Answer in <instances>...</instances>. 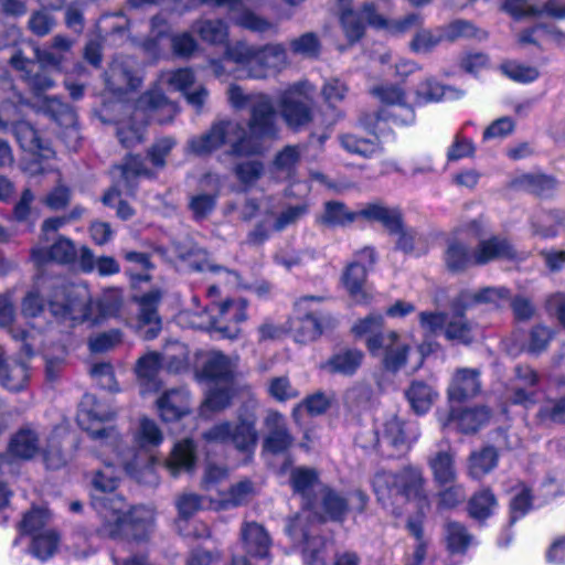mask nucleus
I'll return each instance as SVG.
<instances>
[{
  "instance_id": "nucleus-22",
  "label": "nucleus",
  "mask_w": 565,
  "mask_h": 565,
  "mask_svg": "<svg viewBox=\"0 0 565 565\" xmlns=\"http://www.w3.org/2000/svg\"><path fill=\"white\" fill-rule=\"evenodd\" d=\"M376 434L380 444L392 446L397 454H403L417 440L419 430L415 422L391 416L377 427Z\"/></svg>"
},
{
  "instance_id": "nucleus-33",
  "label": "nucleus",
  "mask_w": 565,
  "mask_h": 565,
  "mask_svg": "<svg viewBox=\"0 0 565 565\" xmlns=\"http://www.w3.org/2000/svg\"><path fill=\"white\" fill-rule=\"evenodd\" d=\"M157 409L163 422L181 419L190 411V397L185 390L167 391L157 401Z\"/></svg>"
},
{
  "instance_id": "nucleus-9",
  "label": "nucleus",
  "mask_w": 565,
  "mask_h": 565,
  "mask_svg": "<svg viewBox=\"0 0 565 565\" xmlns=\"http://www.w3.org/2000/svg\"><path fill=\"white\" fill-rule=\"evenodd\" d=\"M11 64L17 70L26 72L28 84L33 90L32 107L38 111L51 116L61 126H64V141L70 149L76 150L79 142V132L76 127V115L74 110L68 105L62 103L57 97L43 95L44 90L53 87L54 82L44 74L31 76L30 72L34 67V62L24 58L20 53L11 57Z\"/></svg>"
},
{
  "instance_id": "nucleus-52",
  "label": "nucleus",
  "mask_w": 565,
  "mask_h": 565,
  "mask_svg": "<svg viewBox=\"0 0 565 565\" xmlns=\"http://www.w3.org/2000/svg\"><path fill=\"white\" fill-rule=\"evenodd\" d=\"M408 529L415 537L413 550L405 555L404 565H424L428 553V542L423 536L420 522L409 521Z\"/></svg>"
},
{
  "instance_id": "nucleus-31",
  "label": "nucleus",
  "mask_w": 565,
  "mask_h": 565,
  "mask_svg": "<svg viewBox=\"0 0 565 565\" xmlns=\"http://www.w3.org/2000/svg\"><path fill=\"white\" fill-rule=\"evenodd\" d=\"M160 297L158 290H151L137 299L140 307L138 329L143 338L148 340L156 338L161 328L157 313V303Z\"/></svg>"
},
{
  "instance_id": "nucleus-41",
  "label": "nucleus",
  "mask_w": 565,
  "mask_h": 565,
  "mask_svg": "<svg viewBox=\"0 0 565 565\" xmlns=\"http://www.w3.org/2000/svg\"><path fill=\"white\" fill-rule=\"evenodd\" d=\"M202 186H209L210 193H200L194 195L190 201V209L196 220L207 216L214 209L216 194L220 189V178L215 174H207L201 181Z\"/></svg>"
},
{
  "instance_id": "nucleus-55",
  "label": "nucleus",
  "mask_w": 565,
  "mask_h": 565,
  "mask_svg": "<svg viewBox=\"0 0 565 565\" xmlns=\"http://www.w3.org/2000/svg\"><path fill=\"white\" fill-rule=\"evenodd\" d=\"M330 405L331 397L322 392H317L295 406L292 409V417L296 422H299L302 411H306L311 416L321 415L330 407Z\"/></svg>"
},
{
  "instance_id": "nucleus-10",
  "label": "nucleus",
  "mask_w": 565,
  "mask_h": 565,
  "mask_svg": "<svg viewBox=\"0 0 565 565\" xmlns=\"http://www.w3.org/2000/svg\"><path fill=\"white\" fill-rule=\"evenodd\" d=\"M424 478L417 468H405L398 473L377 471L372 479L373 491L382 507L394 515L402 513L406 502H426Z\"/></svg>"
},
{
  "instance_id": "nucleus-11",
  "label": "nucleus",
  "mask_w": 565,
  "mask_h": 565,
  "mask_svg": "<svg viewBox=\"0 0 565 565\" xmlns=\"http://www.w3.org/2000/svg\"><path fill=\"white\" fill-rule=\"evenodd\" d=\"M235 366V361L220 352H212L209 355L202 375L214 386L209 388L205 399L201 405V416L209 417L211 414L221 412L231 404Z\"/></svg>"
},
{
  "instance_id": "nucleus-16",
  "label": "nucleus",
  "mask_w": 565,
  "mask_h": 565,
  "mask_svg": "<svg viewBox=\"0 0 565 565\" xmlns=\"http://www.w3.org/2000/svg\"><path fill=\"white\" fill-rule=\"evenodd\" d=\"M363 21L377 29H388L392 32H403L406 31L412 25L417 24L419 21V15L413 13L401 21L390 23L375 12L373 3H365L361 12L352 10L343 11L341 15V23L345 36L351 43L360 40L361 36L363 35Z\"/></svg>"
},
{
  "instance_id": "nucleus-28",
  "label": "nucleus",
  "mask_w": 565,
  "mask_h": 565,
  "mask_svg": "<svg viewBox=\"0 0 565 565\" xmlns=\"http://www.w3.org/2000/svg\"><path fill=\"white\" fill-rule=\"evenodd\" d=\"M250 0H200L201 3H209L216 7H226L231 19L237 25L263 32L269 28V23L258 18L246 8Z\"/></svg>"
},
{
  "instance_id": "nucleus-17",
  "label": "nucleus",
  "mask_w": 565,
  "mask_h": 565,
  "mask_svg": "<svg viewBox=\"0 0 565 565\" xmlns=\"http://www.w3.org/2000/svg\"><path fill=\"white\" fill-rule=\"evenodd\" d=\"M359 216L379 221L391 232H398L401 230L399 213L396 210H390L379 204L369 205L360 212H352L342 203L328 202L321 221L330 226H344L355 221Z\"/></svg>"
},
{
  "instance_id": "nucleus-24",
  "label": "nucleus",
  "mask_w": 565,
  "mask_h": 565,
  "mask_svg": "<svg viewBox=\"0 0 565 565\" xmlns=\"http://www.w3.org/2000/svg\"><path fill=\"white\" fill-rule=\"evenodd\" d=\"M14 301L10 292L0 296V327L9 331L15 340H21L26 355L40 350L42 332L40 330L19 331L13 324Z\"/></svg>"
},
{
  "instance_id": "nucleus-47",
  "label": "nucleus",
  "mask_w": 565,
  "mask_h": 565,
  "mask_svg": "<svg viewBox=\"0 0 565 565\" xmlns=\"http://www.w3.org/2000/svg\"><path fill=\"white\" fill-rule=\"evenodd\" d=\"M462 93L452 87H444L434 79L423 82L416 92V103L438 102L440 99H457Z\"/></svg>"
},
{
  "instance_id": "nucleus-15",
  "label": "nucleus",
  "mask_w": 565,
  "mask_h": 565,
  "mask_svg": "<svg viewBox=\"0 0 565 565\" xmlns=\"http://www.w3.org/2000/svg\"><path fill=\"white\" fill-rule=\"evenodd\" d=\"M169 351H171V353L166 352L163 355L157 352H149L138 360L136 374L140 382L141 394L159 390L160 382L157 375L163 362H166L169 371L175 373L188 366V352L183 344L174 342L169 347Z\"/></svg>"
},
{
  "instance_id": "nucleus-51",
  "label": "nucleus",
  "mask_w": 565,
  "mask_h": 565,
  "mask_svg": "<svg viewBox=\"0 0 565 565\" xmlns=\"http://www.w3.org/2000/svg\"><path fill=\"white\" fill-rule=\"evenodd\" d=\"M363 353L358 350H348L333 355L324 365L331 372L344 375L353 374L361 365Z\"/></svg>"
},
{
  "instance_id": "nucleus-2",
  "label": "nucleus",
  "mask_w": 565,
  "mask_h": 565,
  "mask_svg": "<svg viewBox=\"0 0 565 565\" xmlns=\"http://www.w3.org/2000/svg\"><path fill=\"white\" fill-rule=\"evenodd\" d=\"M228 100L235 108H250L249 135L234 121H221L200 136L188 142V149L194 154L204 156L222 146H230L234 156H247L263 151V142L276 136V115L270 99L263 94L248 95L237 85H231L227 92Z\"/></svg>"
},
{
  "instance_id": "nucleus-57",
  "label": "nucleus",
  "mask_w": 565,
  "mask_h": 565,
  "mask_svg": "<svg viewBox=\"0 0 565 565\" xmlns=\"http://www.w3.org/2000/svg\"><path fill=\"white\" fill-rule=\"evenodd\" d=\"M563 214L559 212L543 213L533 222V233L545 238L554 237L563 226Z\"/></svg>"
},
{
  "instance_id": "nucleus-26",
  "label": "nucleus",
  "mask_w": 565,
  "mask_h": 565,
  "mask_svg": "<svg viewBox=\"0 0 565 565\" xmlns=\"http://www.w3.org/2000/svg\"><path fill=\"white\" fill-rule=\"evenodd\" d=\"M264 426L266 436L264 438V450L271 454L286 451L292 444V437L288 431L286 419L282 414L276 411H268Z\"/></svg>"
},
{
  "instance_id": "nucleus-49",
  "label": "nucleus",
  "mask_w": 565,
  "mask_h": 565,
  "mask_svg": "<svg viewBox=\"0 0 565 565\" xmlns=\"http://www.w3.org/2000/svg\"><path fill=\"white\" fill-rule=\"evenodd\" d=\"M445 263L452 271L463 270L475 265L472 253L468 252L466 244L457 238L448 242Z\"/></svg>"
},
{
  "instance_id": "nucleus-34",
  "label": "nucleus",
  "mask_w": 565,
  "mask_h": 565,
  "mask_svg": "<svg viewBox=\"0 0 565 565\" xmlns=\"http://www.w3.org/2000/svg\"><path fill=\"white\" fill-rule=\"evenodd\" d=\"M243 548L255 558H266L269 555L271 545L270 537L266 530L256 522H248L241 530Z\"/></svg>"
},
{
  "instance_id": "nucleus-4",
  "label": "nucleus",
  "mask_w": 565,
  "mask_h": 565,
  "mask_svg": "<svg viewBox=\"0 0 565 565\" xmlns=\"http://www.w3.org/2000/svg\"><path fill=\"white\" fill-rule=\"evenodd\" d=\"M194 83V75L190 68L162 72L156 85L146 92L137 102L132 118L118 122L117 136L125 147H131L142 139V122L156 120L168 122L178 113V106L168 100L161 86H168L171 90L185 93Z\"/></svg>"
},
{
  "instance_id": "nucleus-13",
  "label": "nucleus",
  "mask_w": 565,
  "mask_h": 565,
  "mask_svg": "<svg viewBox=\"0 0 565 565\" xmlns=\"http://www.w3.org/2000/svg\"><path fill=\"white\" fill-rule=\"evenodd\" d=\"M256 407L257 403L250 401L245 406V411L239 413L237 424L234 425L230 422L217 423L203 434V438L207 443H232L237 450L252 455L258 441Z\"/></svg>"
},
{
  "instance_id": "nucleus-64",
  "label": "nucleus",
  "mask_w": 565,
  "mask_h": 565,
  "mask_svg": "<svg viewBox=\"0 0 565 565\" xmlns=\"http://www.w3.org/2000/svg\"><path fill=\"white\" fill-rule=\"evenodd\" d=\"M449 316L443 312L423 311L419 315V326L426 335L444 333Z\"/></svg>"
},
{
  "instance_id": "nucleus-1",
  "label": "nucleus",
  "mask_w": 565,
  "mask_h": 565,
  "mask_svg": "<svg viewBox=\"0 0 565 565\" xmlns=\"http://www.w3.org/2000/svg\"><path fill=\"white\" fill-rule=\"evenodd\" d=\"M116 412L106 402L86 394L79 405L77 423L94 441V452L105 465L95 473L92 483L97 495H116L119 473L125 471L140 482L143 473H153L151 450L158 447L163 435L154 420L142 417L132 431L134 448H124L119 431L107 425L115 418Z\"/></svg>"
},
{
  "instance_id": "nucleus-38",
  "label": "nucleus",
  "mask_w": 565,
  "mask_h": 565,
  "mask_svg": "<svg viewBox=\"0 0 565 565\" xmlns=\"http://www.w3.org/2000/svg\"><path fill=\"white\" fill-rule=\"evenodd\" d=\"M195 445L192 439L185 438L177 443L166 460V468L177 477L180 472H191L195 467Z\"/></svg>"
},
{
  "instance_id": "nucleus-43",
  "label": "nucleus",
  "mask_w": 565,
  "mask_h": 565,
  "mask_svg": "<svg viewBox=\"0 0 565 565\" xmlns=\"http://www.w3.org/2000/svg\"><path fill=\"white\" fill-rule=\"evenodd\" d=\"M29 552L35 558L44 562L51 558L60 547V535L54 529H43L42 532L31 535Z\"/></svg>"
},
{
  "instance_id": "nucleus-58",
  "label": "nucleus",
  "mask_w": 565,
  "mask_h": 565,
  "mask_svg": "<svg viewBox=\"0 0 565 565\" xmlns=\"http://www.w3.org/2000/svg\"><path fill=\"white\" fill-rule=\"evenodd\" d=\"M446 541L451 553H465L472 544V536L468 534L465 526L451 522L447 525Z\"/></svg>"
},
{
  "instance_id": "nucleus-20",
  "label": "nucleus",
  "mask_w": 565,
  "mask_h": 565,
  "mask_svg": "<svg viewBox=\"0 0 565 565\" xmlns=\"http://www.w3.org/2000/svg\"><path fill=\"white\" fill-rule=\"evenodd\" d=\"M320 298L303 297L295 305V317L289 320L288 331L294 332L297 342L307 343L316 340L321 333V322L318 316Z\"/></svg>"
},
{
  "instance_id": "nucleus-32",
  "label": "nucleus",
  "mask_w": 565,
  "mask_h": 565,
  "mask_svg": "<svg viewBox=\"0 0 565 565\" xmlns=\"http://www.w3.org/2000/svg\"><path fill=\"white\" fill-rule=\"evenodd\" d=\"M479 375L480 373L476 369L458 370L454 374L448 387L449 402L452 404L455 402H462L476 396L481 388Z\"/></svg>"
},
{
  "instance_id": "nucleus-21",
  "label": "nucleus",
  "mask_w": 565,
  "mask_h": 565,
  "mask_svg": "<svg viewBox=\"0 0 565 565\" xmlns=\"http://www.w3.org/2000/svg\"><path fill=\"white\" fill-rule=\"evenodd\" d=\"M14 134L21 148L32 156L30 163L24 168L30 174L45 173L54 169L52 164L43 166L54 157V151L41 140L38 131L28 122L20 121L14 126Z\"/></svg>"
},
{
  "instance_id": "nucleus-14",
  "label": "nucleus",
  "mask_w": 565,
  "mask_h": 565,
  "mask_svg": "<svg viewBox=\"0 0 565 565\" xmlns=\"http://www.w3.org/2000/svg\"><path fill=\"white\" fill-rule=\"evenodd\" d=\"M247 303L243 299H228L220 303H211L202 315H194L192 328L215 330L224 338L234 339L239 333V324L247 319Z\"/></svg>"
},
{
  "instance_id": "nucleus-54",
  "label": "nucleus",
  "mask_w": 565,
  "mask_h": 565,
  "mask_svg": "<svg viewBox=\"0 0 565 565\" xmlns=\"http://www.w3.org/2000/svg\"><path fill=\"white\" fill-rule=\"evenodd\" d=\"M193 29L200 34L203 41L212 44L224 43L228 38L227 25L221 20L200 21L193 26Z\"/></svg>"
},
{
  "instance_id": "nucleus-36",
  "label": "nucleus",
  "mask_w": 565,
  "mask_h": 565,
  "mask_svg": "<svg viewBox=\"0 0 565 565\" xmlns=\"http://www.w3.org/2000/svg\"><path fill=\"white\" fill-rule=\"evenodd\" d=\"M30 372L25 363L4 359L0 353V384L8 391L19 392L28 386Z\"/></svg>"
},
{
  "instance_id": "nucleus-48",
  "label": "nucleus",
  "mask_w": 565,
  "mask_h": 565,
  "mask_svg": "<svg viewBox=\"0 0 565 565\" xmlns=\"http://www.w3.org/2000/svg\"><path fill=\"white\" fill-rule=\"evenodd\" d=\"M478 333V328L469 323L463 316L454 315L448 318L444 334L448 340L470 343Z\"/></svg>"
},
{
  "instance_id": "nucleus-19",
  "label": "nucleus",
  "mask_w": 565,
  "mask_h": 565,
  "mask_svg": "<svg viewBox=\"0 0 565 565\" xmlns=\"http://www.w3.org/2000/svg\"><path fill=\"white\" fill-rule=\"evenodd\" d=\"M313 94L315 87L308 82L297 83L282 93L279 107L289 127L299 128L309 122Z\"/></svg>"
},
{
  "instance_id": "nucleus-3",
  "label": "nucleus",
  "mask_w": 565,
  "mask_h": 565,
  "mask_svg": "<svg viewBox=\"0 0 565 565\" xmlns=\"http://www.w3.org/2000/svg\"><path fill=\"white\" fill-rule=\"evenodd\" d=\"M92 504L96 510L100 525L97 532L117 541L118 547L113 554L115 565H150L145 555L132 554L119 562L116 553L127 550L134 553L149 540L154 527V511L139 505L128 508L120 495H92Z\"/></svg>"
},
{
  "instance_id": "nucleus-25",
  "label": "nucleus",
  "mask_w": 565,
  "mask_h": 565,
  "mask_svg": "<svg viewBox=\"0 0 565 565\" xmlns=\"http://www.w3.org/2000/svg\"><path fill=\"white\" fill-rule=\"evenodd\" d=\"M437 415L443 428H454L462 433L478 430L490 418L489 409L486 407L467 408L457 413L451 406V411L448 414L438 411Z\"/></svg>"
},
{
  "instance_id": "nucleus-29",
  "label": "nucleus",
  "mask_w": 565,
  "mask_h": 565,
  "mask_svg": "<svg viewBox=\"0 0 565 565\" xmlns=\"http://www.w3.org/2000/svg\"><path fill=\"white\" fill-rule=\"evenodd\" d=\"M132 60L114 61L106 73V88L115 95H121L137 88L141 77L131 71Z\"/></svg>"
},
{
  "instance_id": "nucleus-60",
  "label": "nucleus",
  "mask_w": 565,
  "mask_h": 565,
  "mask_svg": "<svg viewBox=\"0 0 565 565\" xmlns=\"http://www.w3.org/2000/svg\"><path fill=\"white\" fill-rule=\"evenodd\" d=\"M497 501L489 490L476 493L469 502V512L472 518L482 520L488 518L494 510Z\"/></svg>"
},
{
  "instance_id": "nucleus-63",
  "label": "nucleus",
  "mask_w": 565,
  "mask_h": 565,
  "mask_svg": "<svg viewBox=\"0 0 565 565\" xmlns=\"http://www.w3.org/2000/svg\"><path fill=\"white\" fill-rule=\"evenodd\" d=\"M539 38H546L555 41L558 44L565 43V33L555 26L537 25L535 28L525 30L520 35L521 43H536Z\"/></svg>"
},
{
  "instance_id": "nucleus-27",
  "label": "nucleus",
  "mask_w": 565,
  "mask_h": 565,
  "mask_svg": "<svg viewBox=\"0 0 565 565\" xmlns=\"http://www.w3.org/2000/svg\"><path fill=\"white\" fill-rule=\"evenodd\" d=\"M113 174L115 177L119 175L120 179L117 184L103 196L104 204L111 206L115 205L121 189L127 193H131V181L139 175H150V172L145 168V161L141 158L129 156L122 166L115 168Z\"/></svg>"
},
{
  "instance_id": "nucleus-5",
  "label": "nucleus",
  "mask_w": 565,
  "mask_h": 565,
  "mask_svg": "<svg viewBox=\"0 0 565 565\" xmlns=\"http://www.w3.org/2000/svg\"><path fill=\"white\" fill-rule=\"evenodd\" d=\"M120 303L121 296L117 289L107 290L102 298L93 301L89 300L86 287L76 285L55 288L49 299L52 315L63 321L70 320L72 324H98L115 316Z\"/></svg>"
},
{
  "instance_id": "nucleus-40",
  "label": "nucleus",
  "mask_w": 565,
  "mask_h": 565,
  "mask_svg": "<svg viewBox=\"0 0 565 565\" xmlns=\"http://www.w3.org/2000/svg\"><path fill=\"white\" fill-rule=\"evenodd\" d=\"M428 466L437 484L447 486L456 480L455 454L450 448L433 454L428 459Z\"/></svg>"
},
{
  "instance_id": "nucleus-18",
  "label": "nucleus",
  "mask_w": 565,
  "mask_h": 565,
  "mask_svg": "<svg viewBox=\"0 0 565 565\" xmlns=\"http://www.w3.org/2000/svg\"><path fill=\"white\" fill-rule=\"evenodd\" d=\"M375 263L374 250L365 247L354 255V259L347 266L342 284L350 297L360 305L370 303L373 300V290L365 286L367 273Z\"/></svg>"
},
{
  "instance_id": "nucleus-35",
  "label": "nucleus",
  "mask_w": 565,
  "mask_h": 565,
  "mask_svg": "<svg viewBox=\"0 0 565 565\" xmlns=\"http://www.w3.org/2000/svg\"><path fill=\"white\" fill-rule=\"evenodd\" d=\"M472 256L475 265H484L498 258L512 259L515 257V252L505 238L493 236L480 241Z\"/></svg>"
},
{
  "instance_id": "nucleus-6",
  "label": "nucleus",
  "mask_w": 565,
  "mask_h": 565,
  "mask_svg": "<svg viewBox=\"0 0 565 565\" xmlns=\"http://www.w3.org/2000/svg\"><path fill=\"white\" fill-rule=\"evenodd\" d=\"M286 63V51L280 44L256 49L244 42L227 45L223 58L210 61L218 78H264L281 70Z\"/></svg>"
},
{
  "instance_id": "nucleus-7",
  "label": "nucleus",
  "mask_w": 565,
  "mask_h": 565,
  "mask_svg": "<svg viewBox=\"0 0 565 565\" xmlns=\"http://www.w3.org/2000/svg\"><path fill=\"white\" fill-rule=\"evenodd\" d=\"M384 318L381 313H372L359 320L352 327L355 337H366V348L373 356L381 358L385 370L396 372L414 358L412 370H417L424 361V352L413 349L412 340L395 331L379 333Z\"/></svg>"
},
{
  "instance_id": "nucleus-42",
  "label": "nucleus",
  "mask_w": 565,
  "mask_h": 565,
  "mask_svg": "<svg viewBox=\"0 0 565 565\" xmlns=\"http://www.w3.org/2000/svg\"><path fill=\"white\" fill-rule=\"evenodd\" d=\"M372 94L382 103L396 105L404 111V118L401 119L402 125L412 124L415 119L414 110L408 106L407 96L404 90L396 85H383L372 89Z\"/></svg>"
},
{
  "instance_id": "nucleus-44",
  "label": "nucleus",
  "mask_w": 565,
  "mask_h": 565,
  "mask_svg": "<svg viewBox=\"0 0 565 565\" xmlns=\"http://www.w3.org/2000/svg\"><path fill=\"white\" fill-rule=\"evenodd\" d=\"M407 401L412 409L418 414H426L438 397L437 391L423 382H413L406 391Z\"/></svg>"
},
{
  "instance_id": "nucleus-46",
  "label": "nucleus",
  "mask_w": 565,
  "mask_h": 565,
  "mask_svg": "<svg viewBox=\"0 0 565 565\" xmlns=\"http://www.w3.org/2000/svg\"><path fill=\"white\" fill-rule=\"evenodd\" d=\"M72 41L63 35H56L50 50L34 49L35 57L42 67H57L64 60V54L72 47Z\"/></svg>"
},
{
  "instance_id": "nucleus-37",
  "label": "nucleus",
  "mask_w": 565,
  "mask_h": 565,
  "mask_svg": "<svg viewBox=\"0 0 565 565\" xmlns=\"http://www.w3.org/2000/svg\"><path fill=\"white\" fill-rule=\"evenodd\" d=\"M256 493L255 486L249 480H241L233 484L227 492L217 498H210V507L214 510H225L247 503Z\"/></svg>"
},
{
  "instance_id": "nucleus-8",
  "label": "nucleus",
  "mask_w": 565,
  "mask_h": 565,
  "mask_svg": "<svg viewBox=\"0 0 565 565\" xmlns=\"http://www.w3.org/2000/svg\"><path fill=\"white\" fill-rule=\"evenodd\" d=\"M290 483L295 493L306 499V503L299 514L288 520L287 526L290 522L300 519L298 530L303 529L309 534H316V522L341 520L345 514L348 509L347 501L329 488H321L319 490V504L309 499L311 492L319 486L318 475L313 469H294L290 475Z\"/></svg>"
},
{
  "instance_id": "nucleus-53",
  "label": "nucleus",
  "mask_w": 565,
  "mask_h": 565,
  "mask_svg": "<svg viewBox=\"0 0 565 565\" xmlns=\"http://www.w3.org/2000/svg\"><path fill=\"white\" fill-rule=\"evenodd\" d=\"M51 521V513L46 508H33L24 514L20 529L24 534L33 535L42 532L43 529H52L49 523Z\"/></svg>"
},
{
  "instance_id": "nucleus-39",
  "label": "nucleus",
  "mask_w": 565,
  "mask_h": 565,
  "mask_svg": "<svg viewBox=\"0 0 565 565\" xmlns=\"http://www.w3.org/2000/svg\"><path fill=\"white\" fill-rule=\"evenodd\" d=\"M204 508L212 509L210 507V501L206 502L205 498L200 497L194 493L182 494L177 500V509L179 511V519L177 521V526H178L179 531L182 532L184 535L193 534L194 536H198V537L209 535L210 532L205 525H202L201 532H194V533L186 532L183 527V523H185V521L190 516H192L196 511L204 509Z\"/></svg>"
},
{
  "instance_id": "nucleus-61",
  "label": "nucleus",
  "mask_w": 565,
  "mask_h": 565,
  "mask_svg": "<svg viewBox=\"0 0 565 565\" xmlns=\"http://www.w3.org/2000/svg\"><path fill=\"white\" fill-rule=\"evenodd\" d=\"M125 258L130 266L127 268L132 284H137L149 279L148 269L150 268V262L148 255L138 252L125 253Z\"/></svg>"
},
{
  "instance_id": "nucleus-62",
  "label": "nucleus",
  "mask_w": 565,
  "mask_h": 565,
  "mask_svg": "<svg viewBox=\"0 0 565 565\" xmlns=\"http://www.w3.org/2000/svg\"><path fill=\"white\" fill-rule=\"evenodd\" d=\"M501 70L509 78L519 83H530L539 76V71L535 67L515 61L503 63Z\"/></svg>"
},
{
  "instance_id": "nucleus-50",
  "label": "nucleus",
  "mask_w": 565,
  "mask_h": 565,
  "mask_svg": "<svg viewBox=\"0 0 565 565\" xmlns=\"http://www.w3.org/2000/svg\"><path fill=\"white\" fill-rule=\"evenodd\" d=\"M498 462V454L492 447L473 451L469 457L468 471L473 479H480L489 473Z\"/></svg>"
},
{
  "instance_id": "nucleus-59",
  "label": "nucleus",
  "mask_w": 565,
  "mask_h": 565,
  "mask_svg": "<svg viewBox=\"0 0 565 565\" xmlns=\"http://www.w3.org/2000/svg\"><path fill=\"white\" fill-rule=\"evenodd\" d=\"M341 146L350 153L370 157L377 150L376 139L361 138L354 134H345L340 138Z\"/></svg>"
},
{
  "instance_id": "nucleus-12",
  "label": "nucleus",
  "mask_w": 565,
  "mask_h": 565,
  "mask_svg": "<svg viewBox=\"0 0 565 565\" xmlns=\"http://www.w3.org/2000/svg\"><path fill=\"white\" fill-rule=\"evenodd\" d=\"M64 428H56L44 446L40 444L39 434L31 426L20 428L10 439L8 452L11 457L30 460L41 454L49 469H58L65 463L60 446V437Z\"/></svg>"
},
{
  "instance_id": "nucleus-23",
  "label": "nucleus",
  "mask_w": 565,
  "mask_h": 565,
  "mask_svg": "<svg viewBox=\"0 0 565 565\" xmlns=\"http://www.w3.org/2000/svg\"><path fill=\"white\" fill-rule=\"evenodd\" d=\"M300 519L290 522L286 532L295 544L301 546V554L305 565H327L328 541L316 534H309L303 529L298 530Z\"/></svg>"
},
{
  "instance_id": "nucleus-30",
  "label": "nucleus",
  "mask_w": 565,
  "mask_h": 565,
  "mask_svg": "<svg viewBox=\"0 0 565 565\" xmlns=\"http://www.w3.org/2000/svg\"><path fill=\"white\" fill-rule=\"evenodd\" d=\"M77 252L72 241L60 237L50 248L38 245L31 250V258L36 266L54 262L68 264L76 258Z\"/></svg>"
},
{
  "instance_id": "nucleus-45",
  "label": "nucleus",
  "mask_w": 565,
  "mask_h": 565,
  "mask_svg": "<svg viewBox=\"0 0 565 565\" xmlns=\"http://www.w3.org/2000/svg\"><path fill=\"white\" fill-rule=\"evenodd\" d=\"M460 299L463 306L492 303L499 307L510 300V291L504 287H486L477 291H465Z\"/></svg>"
},
{
  "instance_id": "nucleus-56",
  "label": "nucleus",
  "mask_w": 565,
  "mask_h": 565,
  "mask_svg": "<svg viewBox=\"0 0 565 565\" xmlns=\"http://www.w3.org/2000/svg\"><path fill=\"white\" fill-rule=\"evenodd\" d=\"M301 149L298 146L285 147L275 158L274 168L281 178H289L298 163Z\"/></svg>"
}]
</instances>
